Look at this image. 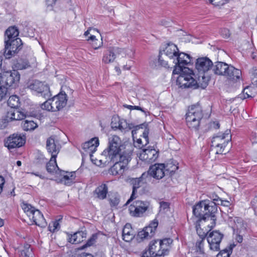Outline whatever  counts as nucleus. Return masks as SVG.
Masks as SVG:
<instances>
[{
  "label": "nucleus",
  "instance_id": "obj_1",
  "mask_svg": "<svg viewBox=\"0 0 257 257\" xmlns=\"http://www.w3.org/2000/svg\"><path fill=\"white\" fill-rule=\"evenodd\" d=\"M121 140L117 136H112L108 139V147L102 152L99 159H96L94 164L100 167H104L111 162H120L127 168V164L131 160L132 150L120 153Z\"/></svg>",
  "mask_w": 257,
  "mask_h": 257
},
{
  "label": "nucleus",
  "instance_id": "obj_2",
  "mask_svg": "<svg viewBox=\"0 0 257 257\" xmlns=\"http://www.w3.org/2000/svg\"><path fill=\"white\" fill-rule=\"evenodd\" d=\"M214 204L209 202L208 200L201 201L193 207V213L198 220H210L211 225L208 226L213 227L215 224L216 217L214 215L215 211Z\"/></svg>",
  "mask_w": 257,
  "mask_h": 257
},
{
  "label": "nucleus",
  "instance_id": "obj_3",
  "mask_svg": "<svg viewBox=\"0 0 257 257\" xmlns=\"http://www.w3.org/2000/svg\"><path fill=\"white\" fill-rule=\"evenodd\" d=\"M193 73L183 74L179 76L177 79V83L181 88H190L194 87L205 88L208 85V78L206 77L205 73H200L197 79H194Z\"/></svg>",
  "mask_w": 257,
  "mask_h": 257
},
{
  "label": "nucleus",
  "instance_id": "obj_4",
  "mask_svg": "<svg viewBox=\"0 0 257 257\" xmlns=\"http://www.w3.org/2000/svg\"><path fill=\"white\" fill-rule=\"evenodd\" d=\"M192 58L190 55L184 53H178L173 62L175 64L173 71V74L192 73V70L186 67V65L191 62Z\"/></svg>",
  "mask_w": 257,
  "mask_h": 257
},
{
  "label": "nucleus",
  "instance_id": "obj_5",
  "mask_svg": "<svg viewBox=\"0 0 257 257\" xmlns=\"http://www.w3.org/2000/svg\"><path fill=\"white\" fill-rule=\"evenodd\" d=\"M230 140L231 135L227 130L224 133L214 136L211 141V151L216 154H222Z\"/></svg>",
  "mask_w": 257,
  "mask_h": 257
},
{
  "label": "nucleus",
  "instance_id": "obj_6",
  "mask_svg": "<svg viewBox=\"0 0 257 257\" xmlns=\"http://www.w3.org/2000/svg\"><path fill=\"white\" fill-rule=\"evenodd\" d=\"M4 55L6 59H10L17 54L21 49L22 42L20 38L5 40Z\"/></svg>",
  "mask_w": 257,
  "mask_h": 257
},
{
  "label": "nucleus",
  "instance_id": "obj_7",
  "mask_svg": "<svg viewBox=\"0 0 257 257\" xmlns=\"http://www.w3.org/2000/svg\"><path fill=\"white\" fill-rule=\"evenodd\" d=\"M20 79V74L17 70L0 73V84L9 87H16Z\"/></svg>",
  "mask_w": 257,
  "mask_h": 257
},
{
  "label": "nucleus",
  "instance_id": "obj_8",
  "mask_svg": "<svg viewBox=\"0 0 257 257\" xmlns=\"http://www.w3.org/2000/svg\"><path fill=\"white\" fill-rule=\"evenodd\" d=\"M150 203L148 201L136 200L129 207L130 214L134 217H142L149 209Z\"/></svg>",
  "mask_w": 257,
  "mask_h": 257
},
{
  "label": "nucleus",
  "instance_id": "obj_9",
  "mask_svg": "<svg viewBox=\"0 0 257 257\" xmlns=\"http://www.w3.org/2000/svg\"><path fill=\"white\" fill-rule=\"evenodd\" d=\"M29 88L36 92L39 96L47 98L51 95L49 85L44 82L35 80L30 84Z\"/></svg>",
  "mask_w": 257,
  "mask_h": 257
},
{
  "label": "nucleus",
  "instance_id": "obj_10",
  "mask_svg": "<svg viewBox=\"0 0 257 257\" xmlns=\"http://www.w3.org/2000/svg\"><path fill=\"white\" fill-rule=\"evenodd\" d=\"M166 255L159 240H153L150 244L148 250L143 251L142 257L160 256Z\"/></svg>",
  "mask_w": 257,
  "mask_h": 257
},
{
  "label": "nucleus",
  "instance_id": "obj_11",
  "mask_svg": "<svg viewBox=\"0 0 257 257\" xmlns=\"http://www.w3.org/2000/svg\"><path fill=\"white\" fill-rule=\"evenodd\" d=\"M25 143V138L21 134L16 133L11 135L4 140V146L9 150L21 147Z\"/></svg>",
  "mask_w": 257,
  "mask_h": 257
},
{
  "label": "nucleus",
  "instance_id": "obj_12",
  "mask_svg": "<svg viewBox=\"0 0 257 257\" xmlns=\"http://www.w3.org/2000/svg\"><path fill=\"white\" fill-rule=\"evenodd\" d=\"M127 50L118 47L110 48L103 55L102 61L105 64H109L114 62L117 55H121L122 57L126 55Z\"/></svg>",
  "mask_w": 257,
  "mask_h": 257
},
{
  "label": "nucleus",
  "instance_id": "obj_13",
  "mask_svg": "<svg viewBox=\"0 0 257 257\" xmlns=\"http://www.w3.org/2000/svg\"><path fill=\"white\" fill-rule=\"evenodd\" d=\"M148 178V173L144 172L139 178H133L131 180V184L133 185V192L130 199L127 201L125 205L129 204L135 198V194L137 190L147 182Z\"/></svg>",
  "mask_w": 257,
  "mask_h": 257
},
{
  "label": "nucleus",
  "instance_id": "obj_14",
  "mask_svg": "<svg viewBox=\"0 0 257 257\" xmlns=\"http://www.w3.org/2000/svg\"><path fill=\"white\" fill-rule=\"evenodd\" d=\"M223 237V234L217 231L210 232L207 238L210 248L214 251H218L220 249V243Z\"/></svg>",
  "mask_w": 257,
  "mask_h": 257
},
{
  "label": "nucleus",
  "instance_id": "obj_15",
  "mask_svg": "<svg viewBox=\"0 0 257 257\" xmlns=\"http://www.w3.org/2000/svg\"><path fill=\"white\" fill-rule=\"evenodd\" d=\"M212 66V62L207 57L199 58L196 60L195 67L199 73H205Z\"/></svg>",
  "mask_w": 257,
  "mask_h": 257
},
{
  "label": "nucleus",
  "instance_id": "obj_16",
  "mask_svg": "<svg viewBox=\"0 0 257 257\" xmlns=\"http://www.w3.org/2000/svg\"><path fill=\"white\" fill-rule=\"evenodd\" d=\"M165 164H156L150 167L147 173H148V176L156 179H161L165 176Z\"/></svg>",
  "mask_w": 257,
  "mask_h": 257
},
{
  "label": "nucleus",
  "instance_id": "obj_17",
  "mask_svg": "<svg viewBox=\"0 0 257 257\" xmlns=\"http://www.w3.org/2000/svg\"><path fill=\"white\" fill-rule=\"evenodd\" d=\"M159 156L158 151L154 149H144L140 153V160L148 163H152L155 161Z\"/></svg>",
  "mask_w": 257,
  "mask_h": 257
},
{
  "label": "nucleus",
  "instance_id": "obj_18",
  "mask_svg": "<svg viewBox=\"0 0 257 257\" xmlns=\"http://www.w3.org/2000/svg\"><path fill=\"white\" fill-rule=\"evenodd\" d=\"M52 101V105L53 109L58 111L63 108L66 105L67 102V97L66 94L62 92L51 98Z\"/></svg>",
  "mask_w": 257,
  "mask_h": 257
},
{
  "label": "nucleus",
  "instance_id": "obj_19",
  "mask_svg": "<svg viewBox=\"0 0 257 257\" xmlns=\"http://www.w3.org/2000/svg\"><path fill=\"white\" fill-rule=\"evenodd\" d=\"M99 145V141L97 138H93L91 140L86 142L82 145V148L86 152L88 153L91 158L92 157V153L95 152L96 148ZM91 159L92 161L94 163L95 161Z\"/></svg>",
  "mask_w": 257,
  "mask_h": 257
},
{
  "label": "nucleus",
  "instance_id": "obj_20",
  "mask_svg": "<svg viewBox=\"0 0 257 257\" xmlns=\"http://www.w3.org/2000/svg\"><path fill=\"white\" fill-rule=\"evenodd\" d=\"M46 148L48 152L51 154L52 159H56L60 150V147L57 142L52 137L47 140Z\"/></svg>",
  "mask_w": 257,
  "mask_h": 257
},
{
  "label": "nucleus",
  "instance_id": "obj_21",
  "mask_svg": "<svg viewBox=\"0 0 257 257\" xmlns=\"http://www.w3.org/2000/svg\"><path fill=\"white\" fill-rule=\"evenodd\" d=\"M6 116H7V120L12 121L13 120H22L25 118L27 115L26 113L19 111L17 109L11 108L8 111Z\"/></svg>",
  "mask_w": 257,
  "mask_h": 257
},
{
  "label": "nucleus",
  "instance_id": "obj_22",
  "mask_svg": "<svg viewBox=\"0 0 257 257\" xmlns=\"http://www.w3.org/2000/svg\"><path fill=\"white\" fill-rule=\"evenodd\" d=\"M29 218L33 220L36 225L39 226L44 227L47 225V222L44 218L43 215L38 209H36L32 214V216Z\"/></svg>",
  "mask_w": 257,
  "mask_h": 257
},
{
  "label": "nucleus",
  "instance_id": "obj_23",
  "mask_svg": "<svg viewBox=\"0 0 257 257\" xmlns=\"http://www.w3.org/2000/svg\"><path fill=\"white\" fill-rule=\"evenodd\" d=\"M230 66L222 62H217L213 67V71L215 74L226 76Z\"/></svg>",
  "mask_w": 257,
  "mask_h": 257
},
{
  "label": "nucleus",
  "instance_id": "obj_24",
  "mask_svg": "<svg viewBox=\"0 0 257 257\" xmlns=\"http://www.w3.org/2000/svg\"><path fill=\"white\" fill-rule=\"evenodd\" d=\"M186 115L189 116L191 115L196 118H202L203 117V112L201 106L198 104L192 105L189 107Z\"/></svg>",
  "mask_w": 257,
  "mask_h": 257
},
{
  "label": "nucleus",
  "instance_id": "obj_25",
  "mask_svg": "<svg viewBox=\"0 0 257 257\" xmlns=\"http://www.w3.org/2000/svg\"><path fill=\"white\" fill-rule=\"evenodd\" d=\"M164 52L167 56L173 61L179 52V49L176 45L173 43H168L164 50Z\"/></svg>",
  "mask_w": 257,
  "mask_h": 257
},
{
  "label": "nucleus",
  "instance_id": "obj_26",
  "mask_svg": "<svg viewBox=\"0 0 257 257\" xmlns=\"http://www.w3.org/2000/svg\"><path fill=\"white\" fill-rule=\"evenodd\" d=\"M122 239L126 242L131 241L135 237V233L131 225L127 223L124 226L122 231Z\"/></svg>",
  "mask_w": 257,
  "mask_h": 257
},
{
  "label": "nucleus",
  "instance_id": "obj_27",
  "mask_svg": "<svg viewBox=\"0 0 257 257\" xmlns=\"http://www.w3.org/2000/svg\"><path fill=\"white\" fill-rule=\"evenodd\" d=\"M87 233L84 231H77L69 235L68 241L71 243L77 244L81 242L86 237Z\"/></svg>",
  "mask_w": 257,
  "mask_h": 257
},
{
  "label": "nucleus",
  "instance_id": "obj_28",
  "mask_svg": "<svg viewBox=\"0 0 257 257\" xmlns=\"http://www.w3.org/2000/svg\"><path fill=\"white\" fill-rule=\"evenodd\" d=\"M114 164L111 167L109 170V173L110 174L116 176L117 175H122L124 170L127 169L125 167V166L121 164L120 162L116 161L114 162Z\"/></svg>",
  "mask_w": 257,
  "mask_h": 257
},
{
  "label": "nucleus",
  "instance_id": "obj_29",
  "mask_svg": "<svg viewBox=\"0 0 257 257\" xmlns=\"http://www.w3.org/2000/svg\"><path fill=\"white\" fill-rule=\"evenodd\" d=\"M107 192V186L105 184H102L95 189L94 195L98 199L102 200L106 198Z\"/></svg>",
  "mask_w": 257,
  "mask_h": 257
},
{
  "label": "nucleus",
  "instance_id": "obj_30",
  "mask_svg": "<svg viewBox=\"0 0 257 257\" xmlns=\"http://www.w3.org/2000/svg\"><path fill=\"white\" fill-rule=\"evenodd\" d=\"M19 30L15 26L10 27L5 32V40H13L15 38H19Z\"/></svg>",
  "mask_w": 257,
  "mask_h": 257
},
{
  "label": "nucleus",
  "instance_id": "obj_31",
  "mask_svg": "<svg viewBox=\"0 0 257 257\" xmlns=\"http://www.w3.org/2000/svg\"><path fill=\"white\" fill-rule=\"evenodd\" d=\"M202 118H196L192 116L186 115V120L187 126L192 130H198Z\"/></svg>",
  "mask_w": 257,
  "mask_h": 257
},
{
  "label": "nucleus",
  "instance_id": "obj_32",
  "mask_svg": "<svg viewBox=\"0 0 257 257\" xmlns=\"http://www.w3.org/2000/svg\"><path fill=\"white\" fill-rule=\"evenodd\" d=\"M241 75V72L239 69H236L232 66H230L226 76L228 77L229 79L237 80L240 78Z\"/></svg>",
  "mask_w": 257,
  "mask_h": 257
},
{
  "label": "nucleus",
  "instance_id": "obj_33",
  "mask_svg": "<svg viewBox=\"0 0 257 257\" xmlns=\"http://www.w3.org/2000/svg\"><path fill=\"white\" fill-rule=\"evenodd\" d=\"M75 177V172H72L64 175L60 179V182L65 185L70 186L74 182Z\"/></svg>",
  "mask_w": 257,
  "mask_h": 257
},
{
  "label": "nucleus",
  "instance_id": "obj_34",
  "mask_svg": "<svg viewBox=\"0 0 257 257\" xmlns=\"http://www.w3.org/2000/svg\"><path fill=\"white\" fill-rule=\"evenodd\" d=\"M234 221L235 222L234 228L237 230V232L239 234L244 233L246 230V224L243 222L242 219L240 218L236 217Z\"/></svg>",
  "mask_w": 257,
  "mask_h": 257
},
{
  "label": "nucleus",
  "instance_id": "obj_35",
  "mask_svg": "<svg viewBox=\"0 0 257 257\" xmlns=\"http://www.w3.org/2000/svg\"><path fill=\"white\" fill-rule=\"evenodd\" d=\"M46 168L47 172L50 174L56 173L59 169L57 165L56 159H50V161L46 164Z\"/></svg>",
  "mask_w": 257,
  "mask_h": 257
},
{
  "label": "nucleus",
  "instance_id": "obj_36",
  "mask_svg": "<svg viewBox=\"0 0 257 257\" xmlns=\"http://www.w3.org/2000/svg\"><path fill=\"white\" fill-rule=\"evenodd\" d=\"M22 126L25 131H32L38 127V124L33 120L26 119L22 122Z\"/></svg>",
  "mask_w": 257,
  "mask_h": 257
},
{
  "label": "nucleus",
  "instance_id": "obj_37",
  "mask_svg": "<svg viewBox=\"0 0 257 257\" xmlns=\"http://www.w3.org/2000/svg\"><path fill=\"white\" fill-rule=\"evenodd\" d=\"M108 201L112 208L117 209L120 201L119 196L115 193L111 194L109 197Z\"/></svg>",
  "mask_w": 257,
  "mask_h": 257
},
{
  "label": "nucleus",
  "instance_id": "obj_38",
  "mask_svg": "<svg viewBox=\"0 0 257 257\" xmlns=\"http://www.w3.org/2000/svg\"><path fill=\"white\" fill-rule=\"evenodd\" d=\"M8 104L12 108H15L18 107L20 104V99L19 97L15 95L11 96L8 100Z\"/></svg>",
  "mask_w": 257,
  "mask_h": 257
},
{
  "label": "nucleus",
  "instance_id": "obj_39",
  "mask_svg": "<svg viewBox=\"0 0 257 257\" xmlns=\"http://www.w3.org/2000/svg\"><path fill=\"white\" fill-rule=\"evenodd\" d=\"M160 244H161L163 250L164 251L165 254H167L169 249L170 245L173 242V240L170 238H164L162 240H159Z\"/></svg>",
  "mask_w": 257,
  "mask_h": 257
},
{
  "label": "nucleus",
  "instance_id": "obj_40",
  "mask_svg": "<svg viewBox=\"0 0 257 257\" xmlns=\"http://www.w3.org/2000/svg\"><path fill=\"white\" fill-rule=\"evenodd\" d=\"M113 127H117L122 132L128 131L132 128V125L127 123L126 121L124 119H121L119 121L118 126H113Z\"/></svg>",
  "mask_w": 257,
  "mask_h": 257
},
{
  "label": "nucleus",
  "instance_id": "obj_41",
  "mask_svg": "<svg viewBox=\"0 0 257 257\" xmlns=\"http://www.w3.org/2000/svg\"><path fill=\"white\" fill-rule=\"evenodd\" d=\"M149 231L146 230L145 227L143 230L139 231L137 235V240L139 241H142L144 239L151 238L153 236Z\"/></svg>",
  "mask_w": 257,
  "mask_h": 257
},
{
  "label": "nucleus",
  "instance_id": "obj_42",
  "mask_svg": "<svg viewBox=\"0 0 257 257\" xmlns=\"http://www.w3.org/2000/svg\"><path fill=\"white\" fill-rule=\"evenodd\" d=\"M21 257H33L32 249L30 245L26 244L24 245V249L21 251Z\"/></svg>",
  "mask_w": 257,
  "mask_h": 257
},
{
  "label": "nucleus",
  "instance_id": "obj_43",
  "mask_svg": "<svg viewBox=\"0 0 257 257\" xmlns=\"http://www.w3.org/2000/svg\"><path fill=\"white\" fill-rule=\"evenodd\" d=\"M197 232L200 236V239L197 241L196 243V246L200 251H202V250L203 248L204 240L206 236V234L204 233L203 234L201 235L198 229H197Z\"/></svg>",
  "mask_w": 257,
  "mask_h": 257
},
{
  "label": "nucleus",
  "instance_id": "obj_44",
  "mask_svg": "<svg viewBox=\"0 0 257 257\" xmlns=\"http://www.w3.org/2000/svg\"><path fill=\"white\" fill-rule=\"evenodd\" d=\"M22 208L27 215L30 217L36 210L34 207L27 203H23Z\"/></svg>",
  "mask_w": 257,
  "mask_h": 257
},
{
  "label": "nucleus",
  "instance_id": "obj_45",
  "mask_svg": "<svg viewBox=\"0 0 257 257\" xmlns=\"http://www.w3.org/2000/svg\"><path fill=\"white\" fill-rule=\"evenodd\" d=\"M52 103L51 98L49 99L42 104L41 108L43 109H45L48 111H55V110L53 109Z\"/></svg>",
  "mask_w": 257,
  "mask_h": 257
},
{
  "label": "nucleus",
  "instance_id": "obj_46",
  "mask_svg": "<svg viewBox=\"0 0 257 257\" xmlns=\"http://www.w3.org/2000/svg\"><path fill=\"white\" fill-rule=\"evenodd\" d=\"M178 169V167L175 164H173L172 162L168 163L165 165V171L170 174L174 173Z\"/></svg>",
  "mask_w": 257,
  "mask_h": 257
},
{
  "label": "nucleus",
  "instance_id": "obj_47",
  "mask_svg": "<svg viewBox=\"0 0 257 257\" xmlns=\"http://www.w3.org/2000/svg\"><path fill=\"white\" fill-rule=\"evenodd\" d=\"M158 225V221L154 220L150 223L148 226L146 227V230L149 231L151 235H154Z\"/></svg>",
  "mask_w": 257,
  "mask_h": 257
},
{
  "label": "nucleus",
  "instance_id": "obj_48",
  "mask_svg": "<svg viewBox=\"0 0 257 257\" xmlns=\"http://www.w3.org/2000/svg\"><path fill=\"white\" fill-rule=\"evenodd\" d=\"M97 238V235L96 234H93L91 237L87 240L86 243L82 245L81 247L79 248V249H83L86 247L92 245L95 242Z\"/></svg>",
  "mask_w": 257,
  "mask_h": 257
},
{
  "label": "nucleus",
  "instance_id": "obj_49",
  "mask_svg": "<svg viewBox=\"0 0 257 257\" xmlns=\"http://www.w3.org/2000/svg\"><path fill=\"white\" fill-rule=\"evenodd\" d=\"M252 88L250 87L247 86L245 87L243 90V98H247L250 97H253L254 96V95L252 93L251 90Z\"/></svg>",
  "mask_w": 257,
  "mask_h": 257
},
{
  "label": "nucleus",
  "instance_id": "obj_50",
  "mask_svg": "<svg viewBox=\"0 0 257 257\" xmlns=\"http://www.w3.org/2000/svg\"><path fill=\"white\" fill-rule=\"evenodd\" d=\"M231 252L232 248L231 247L225 248L221 250L217 254V256L219 257V256H223V257H229Z\"/></svg>",
  "mask_w": 257,
  "mask_h": 257
},
{
  "label": "nucleus",
  "instance_id": "obj_51",
  "mask_svg": "<svg viewBox=\"0 0 257 257\" xmlns=\"http://www.w3.org/2000/svg\"><path fill=\"white\" fill-rule=\"evenodd\" d=\"M8 93V88L2 85L0 86V101L5 99Z\"/></svg>",
  "mask_w": 257,
  "mask_h": 257
},
{
  "label": "nucleus",
  "instance_id": "obj_52",
  "mask_svg": "<svg viewBox=\"0 0 257 257\" xmlns=\"http://www.w3.org/2000/svg\"><path fill=\"white\" fill-rule=\"evenodd\" d=\"M223 200H222L220 198H219L218 196H216V198H213V201L209 200V202H212L213 204H214L215 206V211H214V214L216 213L217 211V205H221Z\"/></svg>",
  "mask_w": 257,
  "mask_h": 257
},
{
  "label": "nucleus",
  "instance_id": "obj_53",
  "mask_svg": "<svg viewBox=\"0 0 257 257\" xmlns=\"http://www.w3.org/2000/svg\"><path fill=\"white\" fill-rule=\"evenodd\" d=\"M36 162L39 164H45L47 163V159L42 154L38 155L36 159Z\"/></svg>",
  "mask_w": 257,
  "mask_h": 257
},
{
  "label": "nucleus",
  "instance_id": "obj_54",
  "mask_svg": "<svg viewBox=\"0 0 257 257\" xmlns=\"http://www.w3.org/2000/svg\"><path fill=\"white\" fill-rule=\"evenodd\" d=\"M58 228H59V223L57 220L52 221L49 225V230L51 232H54Z\"/></svg>",
  "mask_w": 257,
  "mask_h": 257
},
{
  "label": "nucleus",
  "instance_id": "obj_55",
  "mask_svg": "<svg viewBox=\"0 0 257 257\" xmlns=\"http://www.w3.org/2000/svg\"><path fill=\"white\" fill-rule=\"evenodd\" d=\"M17 68L18 69L22 70L26 69L30 67V65L27 62H24L22 61H20L17 64Z\"/></svg>",
  "mask_w": 257,
  "mask_h": 257
},
{
  "label": "nucleus",
  "instance_id": "obj_56",
  "mask_svg": "<svg viewBox=\"0 0 257 257\" xmlns=\"http://www.w3.org/2000/svg\"><path fill=\"white\" fill-rule=\"evenodd\" d=\"M208 1V0H205ZM228 0H208L210 4L215 6H222L224 5Z\"/></svg>",
  "mask_w": 257,
  "mask_h": 257
},
{
  "label": "nucleus",
  "instance_id": "obj_57",
  "mask_svg": "<svg viewBox=\"0 0 257 257\" xmlns=\"http://www.w3.org/2000/svg\"><path fill=\"white\" fill-rule=\"evenodd\" d=\"M10 122L9 120H7V116L5 118L0 119V130L6 128L8 125V123Z\"/></svg>",
  "mask_w": 257,
  "mask_h": 257
},
{
  "label": "nucleus",
  "instance_id": "obj_58",
  "mask_svg": "<svg viewBox=\"0 0 257 257\" xmlns=\"http://www.w3.org/2000/svg\"><path fill=\"white\" fill-rule=\"evenodd\" d=\"M251 206L254 210L255 214L257 215V196L255 197L251 201Z\"/></svg>",
  "mask_w": 257,
  "mask_h": 257
},
{
  "label": "nucleus",
  "instance_id": "obj_59",
  "mask_svg": "<svg viewBox=\"0 0 257 257\" xmlns=\"http://www.w3.org/2000/svg\"><path fill=\"white\" fill-rule=\"evenodd\" d=\"M158 63H159V64L160 65H161L162 66L165 67H167V66H168V63L166 61L162 60L161 59V57L160 55H159V57Z\"/></svg>",
  "mask_w": 257,
  "mask_h": 257
},
{
  "label": "nucleus",
  "instance_id": "obj_60",
  "mask_svg": "<svg viewBox=\"0 0 257 257\" xmlns=\"http://www.w3.org/2000/svg\"><path fill=\"white\" fill-rule=\"evenodd\" d=\"M143 136L145 139V145H147L149 143L148 132L147 131H144L143 133Z\"/></svg>",
  "mask_w": 257,
  "mask_h": 257
},
{
  "label": "nucleus",
  "instance_id": "obj_61",
  "mask_svg": "<svg viewBox=\"0 0 257 257\" xmlns=\"http://www.w3.org/2000/svg\"><path fill=\"white\" fill-rule=\"evenodd\" d=\"M5 181L4 178L2 176H0V193H1V192L3 191V186L5 184Z\"/></svg>",
  "mask_w": 257,
  "mask_h": 257
},
{
  "label": "nucleus",
  "instance_id": "obj_62",
  "mask_svg": "<svg viewBox=\"0 0 257 257\" xmlns=\"http://www.w3.org/2000/svg\"><path fill=\"white\" fill-rule=\"evenodd\" d=\"M252 137L253 141V143H257V128L255 130V131L252 133Z\"/></svg>",
  "mask_w": 257,
  "mask_h": 257
},
{
  "label": "nucleus",
  "instance_id": "obj_63",
  "mask_svg": "<svg viewBox=\"0 0 257 257\" xmlns=\"http://www.w3.org/2000/svg\"><path fill=\"white\" fill-rule=\"evenodd\" d=\"M169 207V204L165 202H161L160 203V208L161 209L165 210Z\"/></svg>",
  "mask_w": 257,
  "mask_h": 257
},
{
  "label": "nucleus",
  "instance_id": "obj_64",
  "mask_svg": "<svg viewBox=\"0 0 257 257\" xmlns=\"http://www.w3.org/2000/svg\"><path fill=\"white\" fill-rule=\"evenodd\" d=\"M221 34L222 35L224 36L225 38H228L230 35L229 30L226 29L222 30Z\"/></svg>",
  "mask_w": 257,
  "mask_h": 257
}]
</instances>
